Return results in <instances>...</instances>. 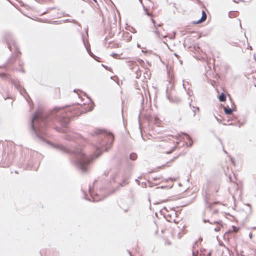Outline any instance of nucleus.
<instances>
[{"mask_svg": "<svg viewBox=\"0 0 256 256\" xmlns=\"http://www.w3.org/2000/svg\"><path fill=\"white\" fill-rule=\"evenodd\" d=\"M91 135L97 136V142L94 145V154L90 156H86L80 149L72 150L62 144H54L52 146L64 153L69 154L72 164L80 172L86 173L88 170L90 162L98 158L104 150H108L114 141V136L112 133L102 132L100 130H97L92 133Z\"/></svg>", "mask_w": 256, "mask_h": 256, "instance_id": "f257e3e1", "label": "nucleus"}, {"mask_svg": "<svg viewBox=\"0 0 256 256\" xmlns=\"http://www.w3.org/2000/svg\"><path fill=\"white\" fill-rule=\"evenodd\" d=\"M70 106H66L62 107H55L49 112L42 110H37L33 114L30 120V127L32 132L36 138L42 142H46V129L50 121L56 120L62 126L60 128L56 126L54 128L59 132H64V128H67L70 120V118L73 116L70 112H60L64 108Z\"/></svg>", "mask_w": 256, "mask_h": 256, "instance_id": "f03ea898", "label": "nucleus"}, {"mask_svg": "<svg viewBox=\"0 0 256 256\" xmlns=\"http://www.w3.org/2000/svg\"><path fill=\"white\" fill-rule=\"evenodd\" d=\"M4 40L6 43L8 48H9V50L10 51H12V44L15 50V54H14L15 57H16V58H18L21 54V52L19 50L18 48L16 43L15 42L12 34L10 32H5L4 34Z\"/></svg>", "mask_w": 256, "mask_h": 256, "instance_id": "7ed1b4c3", "label": "nucleus"}, {"mask_svg": "<svg viewBox=\"0 0 256 256\" xmlns=\"http://www.w3.org/2000/svg\"><path fill=\"white\" fill-rule=\"evenodd\" d=\"M16 156L14 146L8 148L7 150H5L2 154V160L4 162V167L9 166L12 163Z\"/></svg>", "mask_w": 256, "mask_h": 256, "instance_id": "20e7f679", "label": "nucleus"}, {"mask_svg": "<svg viewBox=\"0 0 256 256\" xmlns=\"http://www.w3.org/2000/svg\"><path fill=\"white\" fill-rule=\"evenodd\" d=\"M10 81L12 84L14 85L15 88L19 91L20 94L23 96L28 102V100L27 96L28 97V98H30V96L26 93L24 88L21 86L18 80L10 79Z\"/></svg>", "mask_w": 256, "mask_h": 256, "instance_id": "39448f33", "label": "nucleus"}, {"mask_svg": "<svg viewBox=\"0 0 256 256\" xmlns=\"http://www.w3.org/2000/svg\"><path fill=\"white\" fill-rule=\"evenodd\" d=\"M88 194L90 197H88L86 194H84V198L88 201L96 202H98L104 198L100 196L98 194H94L91 188H90L88 189Z\"/></svg>", "mask_w": 256, "mask_h": 256, "instance_id": "423d86ee", "label": "nucleus"}, {"mask_svg": "<svg viewBox=\"0 0 256 256\" xmlns=\"http://www.w3.org/2000/svg\"><path fill=\"white\" fill-rule=\"evenodd\" d=\"M166 98L170 102L178 103L180 102V98H172L170 97V94L168 92V88L166 90Z\"/></svg>", "mask_w": 256, "mask_h": 256, "instance_id": "0eeeda50", "label": "nucleus"}, {"mask_svg": "<svg viewBox=\"0 0 256 256\" xmlns=\"http://www.w3.org/2000/svg\"><path fill=\"white\" fill-rule=\"evenodd\" d=\"M81 136L78 134H70L66 136V139L68 140H74Z\"/></svg>", "mask_w": 256, "mask_h": 256, "instance_id": "6e6552de", "label": "nucleus"}, {"mask_svg": "<svg viewBox=\"0 0 256 256\" xmlns=\"http://www.w3.org/2000/svg\"><path fill=\"white\" fill-rule=\"evenodd\" d=\"M82 40L86 48V50H87L90 56H92L94 54H93L90 51V45H88L86 43L85 40H84V34H82Z\"/></svg>", "mask_w": 256, "mask_h": 256, "instance_id": "1a4fd4ad", "label": "nucleus"}, {"mask_svg": "<svg viewBox=\"0 0 256 256\" xmlns=\"http://www.w3.org/2000/svg\"><path fill=\"white\" fill-rule=\"evenodd\" d=\"M224 112L226 114H230L234 111V108H231L228 107L224 106Z\"/></svg>", "mask_w": 256, "mask_h": 256, "instance_id": "9d476101", "label": "nucleus"}, {"mask_svg": "<svg viewBox=\"0 0 256 256\" xmlns=\"http://www.w3.org/2000/svg\"><path fill=\"white\" fill-rule=\"evenodd\" d=\"M218 100L220 102H224L226 100V95L224 92H222L219 96Z\"/></svg>", "mask_w": 256, "mask_h": 256, "instance_id": "9b49d317", "label": "nucleus"}, {"mask_svg": "<svg viewBox=\"0 0 256 256\" xmlns=\"http://www.w3.org/2000/svg\"><path fill=\"white\" fill-rule=\"evenodd\" d=\"M138 158L137 154L135 152H132L130 154L129 158L132 160H135Z\"/></svg>", "mask_w": 256, "mask_h": 256, "instance_id": "f8f14e48", "label": "nucleus"}, {"mask_svg": "<svg viewBox=\"0 0 256 256\" xmlns=\"http://www.w3.org/2000/svg\"><path fill=\"white\" fill-rule=\"evenodd\" d=\"M14 60L13 56L12 58H10L7 61V62L6 64L3 65L2 66H0V68H3L6 66L8 64H12L14 62Z\"/></svg>", "mask_w": 256, "mask_h": 256, "instance_id": "ddd939ff", "label": "nucleus"}, {"mask_svg": "<svg viewBox=\"0 0 256 256\" xmlns=\"http://www.w3.org/2000/svg\"><path fill=\"white\" fill-rule=\"evenodd\" d=\"M182 134H184L186 136V138L190 142V144H189V146H191L192 144V141L191 138H190V136L186 133H182Z\"/></svg>", "mask_w": 256, "mask_h": 256, "instance_id": "4468645a", "label": "nucleus"}, {"mask_svg": "<svg viewBox=\"0 0 256 256\" xmlns=\"http://www.w3.org/2000/svg\"><path fill=\"white\" fill-rule=\"evenodd\" d=\"M206 17H207V15H206V12L204 10H202V12L201 18H203L204 20L205 21L206 18Z\"/></svg>", "mask_w": 256, "mask_h": 256, "instance_id": "2eb2a0df", "label": "nucleus"}, {"mask_svg": "<svg viewBox=\"0 0 256 256\" xmlns=\"http://www.w3.org/2000/svg\"><path fill=\"white\" fill-rule=\"evenodd\" d=\"M204 20L203 18H200V20H198L196 21V22H194V24H200L202 23V22H204Z\"/></svg>", "mask_w": 256, "mask_h": 256, "instance_id": "dca6fc26", "label": "nucleus"}, {"mask_svg": "<svg viewBox=\"0 0 256 256\" xmlns=\"http://www.w3.org/2000/svg\"><path fill=\"white\" fill-rule=\"evenodd\" d=\"M0 76L2 78H9V76L5 73L1 74Z\"/></svg>", "mask_w": 256, "mask_h": 256, "instance_id": "f3484780", "label": "nucleus"}, {"mask_svg": "<svg viewBox=\"0 0 256 256\" xmlns=\"http://www.w3.org/2000/svg\"><path fill=\"white\" fill-rule=\"evenodd\" d=\"M56 7H50V8H48V9H47V10H46V12H43V14H46V12H49V11H50V10H52L56 9Z\"/></svg>", "mask_w": 256, "mask_h": 256, "instance_id": "a211bd4d", "label": "nucleus"}, {"mask_svg": "<svg viewBox=\"0 0 256 256\" xmlns=\"http://www.w3.org/2000/svg\"><path fill=\"white\" fill-rule=\"evenodd\" d=\"M231 12H230L229 13H228V16H229L230 18L236 16V12H233L232 14H231Z\"/></svg>", "mask_w": 256, "mask_h": 256, "instance_id": "6ab92c4d", "label": "nucleus"}, {"mask_svg": "<svg viewBox=\"0 0 256 256\" xmlns=\"http://www.w3.org/2000/svg\"><path fill=\"white\" fill-rule=\"evenodd\" d=\"M193 108H194V110H193L194 116H195V115H196V110L197 111H199L200 110V108H199L198 107H194V106H193Z\"/></svg>", "mask_w": 256, "mask_h": 256, "instance_id": "aec40b11", "label": "nucleus"}, {"mask_svg": "<svg viewBox=\"0 0 256 256\" xmlns=\"http://www.w3.org/2000/svg\"><path fill=\"white\" fill-rule=\"evenodd\" d=\"M172 188V186H159V187H158L156 188V189H159V188Z\"/></svg>", "mask_w": 256, "mask_h": 256, "instance_id": "412c9836", "label": "nucleus"}, {"mask_svg": "<svg viewBox=\"0 0 256 256\" xmlns=\"http://www.w3.org/2000/svg\"><path fill=\"white\" fill-rule=\"evenodd\" d=\"M110 56H112L113 58H117L118 57V54H116V53H112L110 54Z\"/></svg>", "mask_w": 256, "mask_h": 256, "instance_id": "4be33fe9", "label": "nucleus"}, {"mask_svg": "<svg viewBox=\"0 0 256 256\" xmlns=\"http://www.w3.org/2000/svg\"><path fill=\"white\" fill-rule=\"evenodd\" d=\"M205 202L206 204H208V207L210 208V209H211L212 206V204H208V200L206 198L205 199Z\"/></svg>", "mask_w": 256, "mask_h": 256, "instance_id": "5701e85b", "label": "nucleus"}, {"mask_svg": "<svg viewBox=\"0 0 256 256\" xmlns=\"http://www.w3.org/2000/svg\"><path fill=\"white\" fill-rule=\"evenodd\" d=\"M152 23L154 24V26H155V27H156V24H155V23H156L155 20H152ZM162 26V24H158V25H157V26H158V27H160V26Z\"/></svg>", "mask_w": 256, "mask_h": 256, "instance_id": "b1692460", "label": "nucleus"}, {"mask_svg": "<svg viewBox=\"0 0 256 256\" xmlns=\"http://www.w3.org/2000/svg\"><path fill=\"white\" fill-rule=\"evenodd\" d=\"M220 230V226H217L216 228H214V230L216 232H218Z\"/></svg>", "mask_w": 256, "mask_h": 256, "instance_id": "393cba45", "label": "nucleus"}, {"mask_svg": "<svg viewBox=\"0 0 256 256\" xmlns=\"http://www.w3.org/2000/svg\"><path fill=\"white\" fill-rule=\"evenodd\" d=\"M154 32L158 36L159 35V32L158 30V28H156V30H154Z\"/></svg>", "mask_w": 256, "mask_h": 256, "instance_id": "a878e982", "label": "nucleus"}, {"mask_svg": "<svg viewBox=\"0 0 256 256\" xmlns=\"http://www.w3.org/2000/svg\"><path fill=\"white\" fill-rule=\"evenodd\" d=\"M16 70H18V71H20V72H22L23 73H24L25 72L24 70L22 68H20V69H17Z\"/></svg>", "mask_w": 256, "mask_h": 256, "instance_id": "bb28decb", "label": "nucleus"}, {"mask_svg": "<svg viewBox=\"0 0 256 256\" xmlns=\"http://www.w3.org/2000/svg\"><path fill=\"white\" fill-rule=\"evenodd\" d=\"M198 242H196L193 246V248H195L196 246H198Z\"/></svg>", "mask_w": 256, "mask_h": 256, "instance_id": "cd10ccee", "label": "nucleus"}, {"mask_svg": "<svg viewBox=\"0 0 256 256\" xmlns=\"http://www.w3.org/2000/svg\"><path fill=\"white\" fill-rule=\"evenodd\" d=\"M202 220L204 223L208 222L210 224H212V222H210L208 220H206V219L204 218Z\"/></svg>", "mask_w": 256, "mask_h": 256, "instance_id": "c85d7f7f", "label": "nucleus"}, {"mask_svg": "<svg viewBox=\"0 0 256 256\" xmlns=\"http://www.w3.org/2000/svg\"><path fill=\"white\" fill-rule=\"evenodd\" d=\"M214 117L218 122L220 123L222 122V120L220 119H219L216 116H214Z\"/></svg>", "mask_w": 256, "mask_h": 256, "instance_id": "c756f323", "label": "nucleus"}, {"mask_svg": "<svg viewBox=\"0 0 256 256\" xmlns=\"http://www.w3.org/2000/svg\"><path fill=\"white\" fill-rule=\"evenodd\" d=\"M122 182H123V184H124H124H126L128 183V182H127L126 180H124L122 181Z\"/></svg>", "mask_w": 256, "mask_h": 256, "instance_id": "7c9ffc66", "label": "nucleus"}, {"mask_svg": "<svg viewBox=\"0 0 256 256\" xmlns=\"http://www.w3.org/2000/svg\"><path fill=\"white\" fill-rule=\"evenodd\" d=\"M168 164V162H167L166 164H164V165H162L161 166H159V167H158V168H162V167H164V166H167V164Z\"/></svg>", "mask_w": 256, "mask_h": 256, "instance_id": "2f4dec72", "label": "nucleus"}, {"mask_svg": "<svg viewBox=\"0 0 256 256\" xmlns=\"http://www.w3.org/2000/svg\"><path fill=\"white\" fill-rule=\"evenodd\" d=\"M214 222L216 223V224H221L222 222V221H216V222Z\"/></svg>", "mask_w": 256, "mask_h": 256, "instance_id": "473e14b6", "label": "nucleus"}, {"mask_svg": "<svg viewBox=\"0 0 256 256\" xmlns=\"http://www.w3.org/2000/svg\"><path fill=\"white\" fill-rule=\"evenodd\" d=\"M252 250L254 252V256H256V249H253Z\"/></svg>", "mask_w": 256, "mask_h": 256, "instance_id": "72a5a7b5", "label": "nucleus"}, {"mask_svg": "<svg viewBox=\"0 0 256 256\" xmlns=\"http://www.w3.org/2000/svg\"><path fill=\"white\" fill-rule=\"evenodd\" d=\"M248 236H249V237H250V238H252V233L250 232V233L249 234H248Z\"/></svg>", "mask_w": 256, "mask_h": 256, "instance_id": "f704fd0d", "label": "nucleus"}, {"mask_svg": "<svg viewBox=\"0 0 256 256\" xmlns=\"http://www.w3.org/2000/svg\"><path fill=\"white\" fill-rule=\"evenodd\" d=\"M202 238H200L197 242H200L202 241Z\"/></svg>", "mask_w": 256, "mask_h": 256, "instance_id": "c9c22d12", "label": "nucleus"}, {"mask_svg": "<svg viewBox=\"0 0 256 256\" xmlns=\"http://www.w3.org/2000/svg\"><path fill=\"white\" fill-rule=\"evenodd\" d=\"M218 189H219V187L218 186H216V190H215L216 192H217L218 191Z\"/></svg>", "mask_w": 256, "mask_h": 256, "instance_id": "e433bc0d", "label": "nucleus"}, {"mask_svg": "<svg viewBox=\"0 0 256 256\" xmlns=\"http://www.w3.org/2000/svg\"><path fill=\"white\" fill-rule=\"evenodd\" d=\"M174 150H170V152H167V154H169L172 153L173 152Z\"/></svg>", "mask_w": 256, "mask_h": 256, "instance_id": "4c0bfd02", "label": "nucleus"}, {"mask_svg": "<svg viewBox=\"0 0 256 256\" xmlns=\"http://www.w3.org/2000/svg\"><path fill=\"white\" fill-rule=\"evenodd\" d=\"M218 212V210H216L214 211L213 213L214 214H216Z\"/></svg>", "mask_w": 256, "mask_h": 256, "instance_id": "58836bf2", "label": "nucleus"}, {"mask_svg": "<svg viewBox=\"0 0 256 256\" xmlns=\"http://www.w3.org/2000/svg\"><path fill=\"white\" fill-rule=\"evenodd\" d=\"M108 174V172H104V174L105 176H107Z\"/></svg>", "mask_w": 256, "mask_h": 256, "instance_id": "ea45409f", "label": "nucleus"}, {"mask_svg": "<svg viewBox=\"0 0 256 256\" xmlns=\"http://www.w3.org/2000/svg\"><path fill=\"white\" fill-rule=\"evenodd\" d=\"M248 48H250V50H252V46H248Z\"/></svg>", "mask_w": 256, "mask_h": 256, "instance_id": "a19ab883", "label": "nucleus"}, {"mask_svg": "<svg viewBox=\"0 0 256 256\" xmlns=\"http://www.w3.org/2000/svg\"><path fill=\"white\" fill-rule=\"evenodd\" d=\"M158 120V118H156V117H155V118H154V121H155L156 122Z\"/></svg>", "mask_w": 256, "mask_h": 256, "instance_id": "79ce46f5", "label": "nucleus"}, {"mask_svg": "<svg viewBox=\"0 0 256 256\" xmlns=\"http://www.w3.org/2000/svg\"><path fill=\"white\" fill-rule=\"evenodd\" d=\"M218 140L220 141V142L222 144V140L220 138H218Z\"/></svg>", "mask_w": 256, "mask_h": 256, "instance_id": "37998d69", "label": "nucleus"}, {"mask_svg": "<svg viewBox=\"0 0 256 256\" xmlns=\"http://www.w3.org/2000/svg\"><path fill=\"white\" fill-rule=\"evenodd\" d=\"M211 255V252H210L208 254V256H210Z\"/></svg>", "mask_w": 256, "mask_h": 256, "instance_id": "c03bdc74", "label": "nucleus"}, {"mask_svg": "<svg viewBox=\"0 0 256 256\" xmlns=\"http://www.w3.org/2000/svg\"><path fill=\"white\" fill-rule=\"evenodd\" d=\"M174 56H175L176 57L178 58V54H176V53H174Z\"/></svg>", "mask_w": 256, "mask_h": 256, "instance_id": "a18cd8bd", "label": "nucleus"}, {"mask_svg": "<svg viewBox=\"0 0 256 256\" xmlns=\"http://www.w3.org/2000/svg\"><path fill=\"white\" fill-rule=\"evenodd\" d=\"M223 151L224 153L227 154V152L224 149H223Z\"/></svg>", "mask_w": 256, "mask_h": 256, "instance_id": "49530a36", "label": "nucleus"}, {"mask_svg": "<svg viewBox=\"0 0 256 256\" xmlns=\"http://www.w3.org/2000/svg\"><path fill=\"white\" fill-rule=\"evenodd\" d=\"M64 22H69V20L68 19H66V20H64Z\"/></svg>", "mask_w": 256, "mask_h": 256, "instance_id": "de8ad7c7", "label": "nucleus"}, {"mask_svg": "<svg viewBox=\"0 0 256 256\" xmlns=\"http://www.w3.org/2000/svg\"><path fill=\"white\" fill-rule=\"evenodd\" d=\"M102 66L104 67L106 70H108V67L107 66H105L104 65V64H102Z\"/></svg>", "mask_w": 256, "mask_h": 256, "instance_id": "09e8293b", "label": "nucleus"}, {"mask_svg": "<svg viewBox=\"0 0 256 256\" xmlns=\"http://www.w3.org/2000/svg\"><path fill=\"white\" fill-rule=\"evenodd\" d=\"M252 230H255L256 229V226H254L252 228Z\"/></svg>", "mask_w": 256, "mask_h": 256, "instance_id": "8fccbe9b", "label": "nucleus"}, {"mask_svg": "<svg viewBox=\"0 0 256 256\" xmlns=\"http://www.w3.org/2000/svg\"><path fill=\"white\" fill-rule=\"evenodd\" d=\"M134 66H136L138 67V66L136 63H135V64H134Z\"/></svg>", "mask_w": 256, "mask_h": 256, "instance_id": "3c124183", "label": "nucleus"}, {"mask_svg": "<svg viewBox=\"0 0 256 256\" xmlns=\"http://www.w3.org/2000/svg\"><path fill=\"white\" fill-rule=\"evenodd\" d=\"M96 182V180H95L94 182V184Z\"/></svg>", "mask_w": 256, "mask_h": 256, "instance_id": "603ef678", "label": "nucleus"}, {"mask_svg": "<svg viewBox=\"0 0 256 256\" xmlns=\"http://www.w3.org/2000/svg\"><path fill=\"white\" fill-rule=\"evenodd\" d=\"M128 253L130 254V256H132V254H130V251H128Z\"/></svg>", "mask_w": 256, "mask_h": 256, "instance_id": "864d4df0", "label": "nucleus"}, {"mask_svg": "<svg viewBox=\"0 0 256 256\" xmlns=\"http://www.w3.org/2000/svg\"><path fill=\"white\" fill-rule=\"evenodd\" d=\"M173 6H174V7H175L176 4H175V3H174V4H173Z\"/></svg>", "mask_w": 256, "mask_h": 256, "instance_id": "5fc2aeb1", "label": "nucleus"}, {"mask_svg": "<svg viewBox=\"0 0 256 256\" xmlns=\"http://www.w3.org/2000/svg\"><path fill=\"white\" fill-rule=\"evenodd\" d=\"M217 203H218V202H214V204H217Z\"/></svg>", "mask_w": 256, "mask_h": 256, "instance_id": "6e6d98bb", "label": "nucleus"}, {"mask_svg": "<svg viewBox=\"0 0 256 256\" xmlns=\"http://www.w3.org/2000/svg\"><path fill=\"white\" fill-rule=\"evenodd\" d=\"M157 180V178H154V180Z\"/></svg>", "mask_w": 256, "mask_h": 256, "instance_id": "4d7b16f0", "label": "nucleus"}, {"mask_svg": "<svg viewBox=\"0 0 256 256\" xmlns=\"http://www.w3.org/2000/svg\"><path fill=\"white\" fill-rule=\"evenodd\" d=\"M72 21H73V22H76H76H76V20H72Z\"/></svg>", "mask_w": 256, "mask_h": 256, "instance_id": "13d9d810", "label": "nucleus"}, {"mask_svg": "<svg viewBox=\"0 0 256 256\" xmlns=\"http://www.w3.org/2000/svg\"><path fill=\"white\" fill-rule=\"evenodd\" d=\"M146 14L149 16V14L148 12H146Z\"/></svg>", "mask_w": 256, "mask_h": 256, "instance_id": "bf43d9fd", "label": "nucleus"}, {"mask_svg": "<svg viewBox=\"0 0 256 256\" xmlns=\"http://www.w3.org/2000/svg\"><path fill=\"white\" fill-rule=\"evenodd\" d=\"M247 205L250 208V204H248Z\"/></svg>", "mask_w": 256, "mask_h": 256, "instance_id": "052dcab7", "label": "nucleus"}, {"mask_svg": "<svg viewBox=\"0 0 256 256\" xmlns=\"http://www.w3.org/2000/svg\"><path fill=\"white\" fill-rule=\"evenodd\" d=\"M240 28H242V25H241V23L240 22Z\"/></svg>", "mask_w": 256, "mask_h": 256, "instance_id": "680f3d73", "label": "nucleus"}, {"mask_svg": "<svg viewBox=\"0 0 256 256\" xmlns=\"http://www.w3.org/2000/svg\"><path fill=\"white\" fill-rule=\"evenodd\" d=\"M144 10H146V8H145L144 6Z\"/></svg>", "mask_w": 256, "mask_h": 256, "instance_id": "e2e57ef3", "label": "nucleus"}, {"mask_svg": "<svg viewBox=\"0 0 256 256\" xmlns=\"http://www.w3.org/2000/svg\"><path fill=\"white\" fill-rule=\"evenodd\" d=\"M174 158H174L173 159H172V160H170V161H172Z\"/></svg>", "mask_w": 256, "mask_h": 256, "instance_id": "0e129e2a", "label": "nucleus"}, {"mask_svg": "<svg viewBox=\"0 0 256 256\" xmlns=\"http://www.w3.org/2000/svg\"><path fill=\"white\" fill-rule=\"evenodd\" d=\"M174 222H175V223H176V220H174Z\"/></svg>", "mask_w": 256, "mask_h": 256, "instance_id": "69168bd1", "label": "nucleus"}, {"mask_svg": "<svg viewBox=\"0 0 256 256\" xmlns=\"http://www.w3.org/2000/svg\"><path fill=\"white\" fill-rule=\"evenodd\" d=\"M192 256H194V252H192Z\"/></svg>", "mask_w": 256, "mask_h": 256, "instance_id": "338daca9", "label": "nucleus"}, {"mask_svg": "<svg viewBox=\"0 0 256 256\" xmlns=\"http://www.w3.org/2000/svg\"><path fill=\"white\" fill-rule=\"evenodd\" d=\"M56 21H54V23H56Z\"/></svg>", "mask_w": 256, "mask_h": 256, "instance_id": "774afa93", "label": "nucleus"}]
</instances>
